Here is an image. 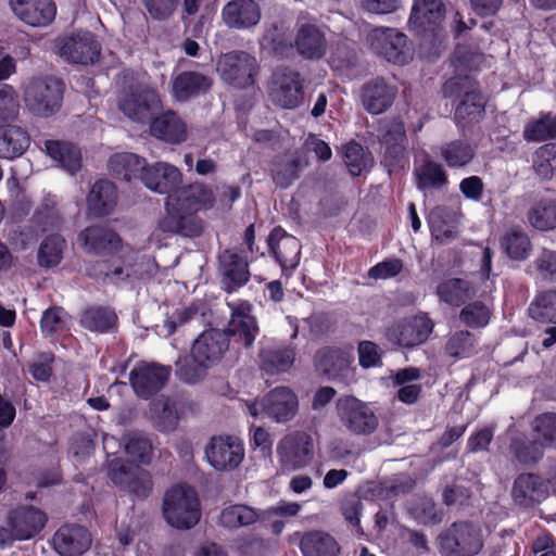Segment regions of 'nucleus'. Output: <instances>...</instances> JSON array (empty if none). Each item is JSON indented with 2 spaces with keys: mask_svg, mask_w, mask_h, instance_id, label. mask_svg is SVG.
<instances>
[{
  "mask_svg": "<svg viewBox=\"0 0 556 556\" xmlns=\"http://www.w3.org/2000/svg\"><path fill=\"white\" fill-rule=\"evenodd\" d=\"M435 546L440 556H476L484 546L483 531L472 521H454L437 535Z\"/></svg>",
  "mask_w": 556,
  "mask_h": 556,
  "instance_id": "f257e3e1",
  "label": "nucleus"
},
{
  "mask_svg": "<svg viewBox=\"0 0 556 556\" xmlns=\"http://www.w3.org/2000/svg\"><path fill=\"white\" fill-rule=\"evenodd\" d=\"M446 98L459 99L454 113L457 125L478 123L485 112V101L477 89V83L468 76L450 78L443 86Z\"/></svg>",
  "mask_w": 556,
  "mask_h": 556,
  "instance_id": "f03ea898",
  "label": "nucleus"
},
{
  "mask_svg": "<svg viewBox=\"0 0 556 556\" xmlns=\"http://www.w3.org/2000/svg\"><path fill=\"white\" fill-rule=\"evenodd\" d=\"M163 516L173 528L188 530L201 518L197 492L188 485H176L168 490L163 498Z\"/></svg>",
  "mask_w": 556,
  "mask_h": 556,
  "instance_id": "7ed1b4c3",
  "label": "nucleus"
},
{
  "mask_svg": "<svg viewBox=\"0 0 556 556\" xmlns=\"http://www.w3.org/2000/svg\"><path fill=\"white\" fill-rule=\"evenodd\" d=\"M118 109L132 122L148 123L162 110L157 91L148 85L136 83L125 87L118 96Z\"/></svg>",
  "mask_w": 556,
  "mask_h": 556,
  "instance_id": "20e7f679",
  "label": "nucleus"
},
{
  "mask_svg": "<svg viewBox=\"0 0 556 556\" xmlns=\"http://www.w3.org/2000/svg\"><path fill=\"white\" fill-rule=\"evenodd\" d=\"M337 413L342 426L354 435H371L379 427V418L370 404L353 395L338 399Z\"/></svg>",
  "mask_w": 556,
  "mask_h": 556,
  "instance_id": "39448f33",
  "label": "nucleus"
},
{
  "mask_svg": "<svg viewBox=\"0 0 556 556\" xmlns=\"http://www.w3.org/2000/svg\"><path fill=\"white\" fill-rule=\"evenodd\" d=\"M108 477L114 485L140 500L147 498L153 489L148 470L119 457L109 460Z\"/></svg>",
  "mask_w": 556,
  "mask_h": 556,
  "instance_id": "423d86ee",
  "label": "nucleus"
},
{
  "mask_svg": "<svg viewBox=\"0 0 556 556\" xmlns=\"http://www.w3.org/2000/svg\"><path fill=\"white\" fill-rule=\"evenodd\" d=\"M62 83L53 77L34 78L25 89L24 101L27 110L40 117H48L59 111L62 102Z\"/></svg>",
  "mask_w": 556,
  "mask_h": 556,
  "instance_id": "0eeeda50",
  "label": "nucleus"
},
{
  "mask_svg": "<svg viewBox=\"0 0 556 556\" xmlns=\"http://www.w3.org/2000/svg\"><path fill=\"white\" fill-rule=\"evenodd\" d=\"M216 70L225 83L237 88H247L254 84L258 65L250 53L235 50L218 59Z\"/></svg>",
  "mask_w": 556,
  "mask_h": 556,
  "instance_id": "6e6552de",
  "label": "nucleus"
},
{
  "mask_svg": "<svg viewBox=\"0 0 556 556\" xmlns=\"http://www.w3.org/2000/svg\"><path fill=\"white\" fill-rule=\"evenodd\" d=\"M314 454L313 440L304 431L286 434L277 444V456L285 471H293L306 467Z\"/></svg>",
  "mask_w": 556,
  "mask_h": 556,
  "instance_id": "1a4fd4ad",
  "label": "nucleus"
},
{
  "mask_svg": "<svg viewBox=\"0 0 556 556\" xmlns=\"http://www.w3.org/2000/svg\"><path fill=\"white\" fill-rule=\"evenodd\" d=\"M371 50L394 64H406L412 59L407 37L393 28H376L368 35Z\"/></svg>",
  "mask_w": 556,
  "mask_h": 556,
  "instance_id": "9d476101",
  "label": "nucleus"
},
{
  "mask_svg": "<svg viewBox=\"0 0 556 556\" xmlns=\"http://www.w3.org/2000/svg\"><path fill=\"white\" fill-rule=\"evenodd\" d=\"M303 83L304 79L295 70L280 68L273 76L269 97L282 109H294L303 101Z\"/></svg>",
  "mask_w": 556,
  "mask_h": 556,
  "instance_id": "9b49d317",
  "label": "nucleus"
},
{
  "mask_svg": "<svg viewBox=\"0 0 556 556\" xmlns=\"http://www.w3.org/2000/svg\"><path fill=\"white\" fill-rule=\"evenodd\" d=\"M60 55L71 63L89 64L100 56L101 46L90 31H78L58 39Z\"/></svg>",
  "mask_w": 556,
  "mask_h": 556,
  "instance_id": "f8f14e48",
  "label": "nucleus"
},
{
  "mask_svg": "<svg viewBox=\"0 0 556 556\" xmlns=\"http://www.w3.org/2000/svg\"><path fill=\"white\" fill-rule=\"evenodd\" d=\"M229 349L225 331L211 328L200 333L192 342L190 356L194 362L204 363L210 368L217 365Z\"/></svg>",
  "mask_w": 556,
  "mask_h": 556,
  "instance_id": "ddd939ff",
  "label": "nucleus"
},
{
  "mask_svg": "<svg viewBox=\"0 0 556 556\" xmlns=\"http://www.w3.org/2000/svg\"><path fill=\"white\" fill-rule=\"evenodd\" d=\"M244 450L237 437H213L205 447V457L216 470H231L242 462Z\"/></svg>",
  "mask_w": 556,
  "mask_h": 556,
  "instance_id": "4468645a",
  "label": "nucleus"
},
{
  "mask_svg": "<svg viewBox=\"0 0 556 556\" xmlns=\"http://www.w3.org/2000/svg\"><path fill=\"white\" fill-rule=\"evenodd\" d=\"M433 323L427 316H415L394 323L387 330L390 342L403 346L414 348L424 343L432 332Z\"/></svg>",
  "mask_w": 556,
  "mask_h": 556,
  "instance_id": "2eb2a0df",
  "label": "nucleus"
},
{
  "mask_svg": "<svg viewBox=\"0 0 556 556\" xmlns=\"http://www.w3.org/2000/svg\"><path fill=\"white\" fill-rule=\"evenodd\" d=\"M172 368L157 364H147L134 368L129 380L135 393L142 399H150L167 382Z\"/></svg>",
  "mask_w": 556,
  "mask_h": 556,
  "instance_id": "dca6fc26",
  "label": "nucleus"
},
{
  "mask_svg": "<svg viewBox=\"0 0 556 556\" xmlns=\"http://www.w3.org/2000/svg\"><path fill=\"white\" fill-rule=\"evenodd\" d=\"M262 413L276 422L291 420L298 412V396L287 387H277L260 402Z\"/></svg>",
  "mask_w": 556,
  "mask_h": 556,
  "instance_id": "f3484780",
  "label": "nucleus"
},
{
  "mask_svg": "<svg viewBox=\"0 0 556 556\" xmlns=\"http://www.w3.org/2000/svg\"><path fill=\"white\" fill-rule=\"evenodd\" d=\"M397 94L396 86L384 78L376 77L366 81L361 89V100L364 109L374 115L389 110Z\"/></svg>",
  "mask_w": 556,
  "mask_h": 556,
  "instance_id": "a211bd4d",
  "label": "nucleus"
},
{
  "mask_svg": "<svg viewBox=\"0 0 556 556\" xmlns=\"http://www.w3.org/2000/svg\"><path fill=\"white\" fill-rule=\"evenodd\" d=\"M77 243L88 254H112L121 247L119 236L111 228L91 225L77 236Z\"/></svg>",
  "mask_w": 556,
  "mask_h": 556,
  "instance_id": "6ab92c4d",
  "label": "nucleus"
},
{
  "mask_svg": "<svg viewBox=\"0 0 556 556\" xmlns=\"http://www.w3.org/2000/svg\"><path fill=\"white\" fill-rule=\"evenodd\" d=\"M167 214L159 222L163 232L184 237H199L203 231V224L197 213L185 210L178 205H167Z\"/></svg>",
  "mask_w": 556,
  "mask_h": 556,
  "instance_id": "aec40b11",
  "label": "nucleus"
},
{
  "mask_svg": "<svg viewBox=\"0 0 556 556\" xmlns=\"http://www.w3.org/2000/svg\"><path fill=\"white\" fill-rule=\"evenodd\" d=\"M218 274L227 292L236 291L250 278L248 261L232 250H224L218 255Z\"/></svg>",
  "mask_w": 556,
  "mask_h": 556,
  "instance_id": "412c9836",
  "label": "nucleus"
},
{
  "mask_svg": "<svg viewBox=\"0 0 556 556\" xmlns=\"http://www.w3.org/2000/svg\"><path fill=\"white\" fill-rule=\"evenodd\" d=\"M548 495L544 480L535 473L525 472L516 477L511 488L514 503L523 508L534 507Z\"/></svg>",
  "mask_w": 556,
  "mask_h": 556,
  "instance_id": "4be33fe9",
  "label": "nucleus"
},
{
  "mask_svg": "<svg viewBox=\"0 0 556 556\" xmlns=\"http://www.w3.org/2000/svg\"><path fill=\"white\" fill-rule=\"evenodd\" d=\"M10 7L18 20L33 27H45L56 15L53 0H10Z\"/></svg>",
  "mask_w": 556,
  "mask_h": 556,
  "instance_id": "5701e85b",
  "label": "nucleus"
},
{
  "mask_svg": "<svg viewBox=\"0 0 556 556\" xmlns=\"http://www.w3.org/2000/svg\"><path fill=\"white\" fill-rule=\"evenodd\" d=\"M215 198L212 189L203 184H191L176 188L173 194L167 195V205H178L185 210L197 213L200 210L211 208Z\"/></svg>",
  "mask_w": 556,
  "mask_h": 556,
  "instance_id": "b1692460",
  "label": "nucleus"
},
{
  "mask_svg": "<svg viewBox=\"0 0 556 556\" xmlns=\"http://www.w3.org/2000/svg\"><path fill=\"white\" fill-rule=\"evenodd\" d=\"M47 522L46 514L34 506H20L9 515L14 539L28 540L38 534Z\"/></svg>",
  "mask_w": 556,
  "mask_h": 556,
  "instance_id": "393cba45",
  "label": "nucleus"
},
{
  "mask_svg": "<svg viewBox=\"0 0 556 556\" xmlns=\"http://www.w3.org/2000/svg\"><path fill=\"white\" fill-rule=\"evenodd\" d=\"M52 543L61 556H80L89 548L91 538L86 528L65 525L54 533Z\"/></svg>",
  "mask_w": 556,
  "mask_h": 556,
  "instance_id": "a878e982",
  "label": "nucleus"
},
{
  "mask_svg": "<svg viewBox=\"0 0 556 556\" xmlns=\"http://www.w3.org/2000/svg\"><path fill=\"white\" fill-rule=\"evenodd\" d=\"M141 181L150 190L161 194H173L181 181L180 170L168 163L159 162L152 166L146 164Z\"/></svg>",
  "mask_w": 556,
  "mask_h": 556,
  "instance_id": "bb28decb",
  "label": "nucleus"
},
{
  "mask_svg": "<svg viewBox=\"0 0 556 556\" xmlns=\"http://www.w3.org/2000/svg\"><path fill=\"white\" fill-rule=\"evenodd\" d=\"M148 123L151 135L160 140L177 144L187 139L186 124L173 110L159 111Z\"/></svg>",
  "mask_w": 556,
  "mask_h": 556,
  "instance_id": "cd10ccee",
  "label": "nucleus"
},
{
  "mask_svg": "<svg viewBox=\"0 0 556 556\" xmlns=\"http://www.w3.org/2000/svg\"><path fill=\"white\" fill-rule=\"evenodd\" d=\"M261 16V8L254 0H231L222 11L224 23L229 28L236 29H249L256 26Z\"/></svg>",
  "mask_w": 556,
  "mask_h": 556,
  "instance_id": "c85d7f7f",
  "label": "nucleus"
},
{
  "mask_svg": "<svg viewBox=\"0 0 556 556\" xmlns=\"http://www.w3.org/2000/svg\"><path fill=\"white\" fill-rule=\"evenodd\" d=\"M293 46L304 59L319 60L326 54L327 39L318 26L304 23L298 26Z\"/></svg>",
  "mask_w": 556,
  "mask_h": 556,
  "instance_id": "c756f323",
  "label": "nucleus"
},
{
  "mask_svg": "<svg viewBox=\"0 0 556 556\" xmlns=\"http://www.w3.org/2000/svg\"><path fill=\"white\" fill-rule=\"evenodd\" d=\"M213 85L210 76L200 72L184 71L172 79V93L175 100L186 102L206 93Z\"/></svg>",
  "mask_w": 556,
  "mask_h": 556,
  "instance_id": "7c9ffc66",
  "label": "nucleus"
},
{
  "mask_svg": "<svg viewBox=\"0 0 556 556\" xmlns=\"http://www.w3.org/2000/svg\"><path fill=\"white\" fill-rule=\"evenodd\" d=\"M445 15L442 0H415L408 24L417 33L434 30Z\"/></svg>",
  "mask_w": 556,
  "mask_h": 556,
  "instance_id": "2f4dec72",
  "label": "nucleus"
},
{
  "mask_svg": "<svg viewBox=\"0 0 556 556\" xmlns=\"http://www.w3.org/2000/svg\"><path fill=\"white\" fill-rule=\"evenodd\" d=\"M270 252L282 267H295L300 260V242L281 227L271 230L267 238Z\"/></svg>",
  "mask_w": 556,
  "mask_h": 556,
  "instance_id": "473e14b6",
  "label": "nucleus"
},
{
  "mask_svg": "<svg viewBox=\"0 0 556 556\" xmlns=\"http://www.w3.org/2000/svg\"><path fill=\"white\" fill-rule=\"evenodd\" d=\"M227 336L238 337V340L245 346H252L258 327L255 318L250 314L249 304L231 306V316L228 327L224 330Z\"/></svg>",
  "mask_w": 556,
  "mask_h": 556,
  "instance_id": "72a5a7b5",
  "label": "nucleus"
},
{
  "mask_svg": "<svg viewBox=\"0 0 556 556\" xmlns=\"http://www.w3.org/2000/svg\"><path fill=\"white\" fill-rule=\"evenodd\" d=\"M295 359V351L291 346H267L258 352L260 369L266 375H278L288 371Z\"/></svg>",
  "mask_w": 556,
  "mask_h": 556,
  "instance_id": "f704fd0d",
  "label": "nucleus"
},
{
  "mask_svg": "<svg viewBox=\"0 0 556 556\" xmlns=\"http://www.w3.org/2000/svg\"><path fill=\"white\" fill-rule=\"evenodd\" d=\"M146 160L135 153H116L108 162L111 175L121 180L130 181L140 178L146 169Z\"/></svg>",
  "mask_w": 556,
  "mask_h": 556,
  "instance_id": "c9c22d12",
  "label": "nucleus"
},
{
  "mask_svg": "<svg viewBox=\"0 0 556 556\" xmlns=\"http://www.w3.org/2000/svg\"><path fill=\"white\" fill-rule=\"evenodd\" d=\"M29 146V136L17 125H0V157L21 156Z\"/></svg>",
  "mask_w": 556,
  "mask_h": 556,
  "instance_id": "e433bc0d",
  "label": "nucleus"
},
{
  "mask_svg": "<svg viewBox=\"0 0 556 556\" xmlns=\"http://www.w3.org/2000/svg\"><path fill=\"white\" fill-rule=\"evenodd\" d=\"M116 189L109 180H99L92 186L87 203L89 211L94 216L108 215L116 204Z\"/></svg>",
  "mask_w": 556,
  "mask_h": 556,
  "instance_id": "4c0bfd02",
  "label": "nucleus"
},
{
  "mask_svg": "<svg viewBox=\"0 0 556 556\" xmlns=\"http://www.w3.org/2000/svg\"><path fill=\"white\" fill-rule=\"evenodd\" d=\"M300 547L304 556H338L340 552L337 541L323 531L305 533Z\"/></svg>",
  "mask_w": 556,
  "mask_h": 556,
  "instance_id": "58836bf2",
  "label": "nucleus"
},
{
  "mask_svg": "<svg viewBox=\"0 0 556 556\" xmlns=\"http://www.w3.org/2000/svg\"><path fill=\"white\" fill-rule=\"evenodd\" d=\"M87 270L90 277L103 283H119L130 279L129 263L122 260L99 261Z\"/></svg>",
  "mask_w": 556,
  "mask_h": 556,
  "instance_id": "ea45409f",
  "label": "nucleus"
},
{
  "mask_svg": "<svg viewBox=\"0 0 556 556\" xmlns=\"http://www.w3.org/2000/svg\"><path fill=\"white\" fill-rule=\"evenodd\" d=\"M444 353L454 359L472 357L478 353V340L468 330H456L448 336Z\"/></svg>",
  "mask_w": 556,
  "mask_h": 556,
  "instance_id": "a19ab883",
  "label": "nucleus"
},
{
  "mask_svg": "<svg viewBox=\"0 0 556 556\" xmlns=\"http://www.w3.org/2000/svg\"><path fill=\"white\" fill-rule=\"evenodd\" d=\"M437 294L445 303L460 306L475 295L471 283L460 278L444 280L437 287Z\"/></svg>",
  "mask_w": 556,
  "mask_h": 556,
  "instance_id": "79ce46f5",
  "label": "nucleus"
},
{
  "mask_svg": "<svg viewBox=\"0 0 556 556\" xmlns=\"http://www.w3.org/2000/svg\"><path fill=\"white\" fill-rule=\"evenodd\" d=\"M117 321V315L113 308L108 306H91L80 315V325L90 331H110Z\"/></svg>",
  "mask_w": 556,
  "mask_h": 556,
  "instance_id": "37998d69",
  "label": "nucleus"
},
{
  "mask_svg": "<svg viewBox=\"0 0 556 556\" xmlns=\"http://www.w3.org/2000/svg\"><path fill=\"white\" fill-rule=\"evenodd\" d=\"M155 428L162 432H169L176 429L179 421V410L176 401L162 397L153 402L151 407Z\"/></svg>",
  "mask_w": 556,
  "mask_h": 556,
  "instance_id": "c03bdc74",
  "label": "nucleus"
},
{
  "mask_svg": "<svg viewBox=\"0 0 556 556\" xmlns=\"http://www.w3.org/2000/svg\"><path fill=\"white\" fill-rule=\"evenodd\" d=\"M48 154L71 174L76 173L81 166L80 150L73 143L61 141H47Z\"/></svg>",
  "mask_w": 556,
  "mask_h": 556,
  "instance_id": "a18cd8bd",
  "label": "nucleus"
},
{
  "mask_svg": "<svg viewBox=\"0 0 556 556\" xmlns=\"http://www.w3.org/2000/svg\"><path fill=\"white\" fill-rule=\"evenodd\" d=\"M501 247L511 260H525L529 256L532 244L528 235L520 227H511L501 238Z\"/></svg>",
  "mask_w": 556,
  "mask_h": 556,
  "instance_id": "49530a36",
  "label": "nucleus"
},
{
  "mask_svg": "<svg viewBox=\"0 0 556 556\" xmlns=\"http://www.w3.org/2000/svg\"><path fill=\"white\" fill-rule=\"evenodd\" d=\"M441 157L450 167H464L476 155V147L464 139L452 140L440 148Z\"/></svg>",
  "mask_w": 556,
  "mask_h": 556,
  "instance_id": "de8ad7c7",
  "label": "nucleus"
},
{
  "mask_svg": "<svg viewBox=\"0 0 556 556\" xmlns=\"http://www.w3.org/2000/svg\"><path fill=\"white\" fill-rule=\"evenodd\" d=\"M301 162L294 154L279 155L271 168L274 182L280 188H288L300 175Z\"/></svg>",
  "mask_w": 556,
  "mask_h": 556,
  "instance_id": "09e8293b",
  "label": "nucleus"
},
{
  "mask_svg": "<svg viewBox=\"0 0 556 556\" xmlns=\"http://www.w3.org/2000/svg\"><path fill=\"white\" fill-rule=\"evenodd\" d=\"M523 139L533 142L556 139V115L542 113L540 117L528 122L523 129Z\"/></svg>",
  "mask_w": 556,
  "mask_h": 556,
  "instance_id": "8fccbe9b",
  "label": "nucleus"
},
{
  "mask_svg": "<svg viewBox=\"0 0 556 556\" xmlns=\"http://www.w3.org/2000/svg\"><path fill=\"white\" fill-rule=\"evenodd\" d=\"M258 518L255 509L250 506L236 504L224 508L219 515V523L228 529H237L254 523Z\"/></svg>",
  "mask_w": 556,
  "mask_h": 556,
  "instance_id": "3c124183",
  "label": "nucleus"
},
{
  "mask_svg": "<svg viewBox=\"0 0 556 556\" xmlns=\"http://www.w3.org/2000/svg\"><path fill=\"white\" fill-rule=\"evenodd\" d=\"M66 247L65 240L60 235L47 236L39 245L37 261L39 266L50 268L56 266Z\"/></svg>",
  "mask_w": 556,
  "mask_h": 556,
  "instance_id": "603ef678",
  "label": "nucleus"
},
{
  "mask_svg": "<svg viewBox=\"0 0 556 556\" xmlns=\"http://www.w3.org/2000/svg\"><path fill=\"white\" fill-rule=\"evenodd\" d=\"M544 446L536 439L528 441L523 437H515L510 440L509 451L514 457L523 465L539 462L544 453Z\"/></svg>",
  "mask_w": 556,
  "mask_h": 556,
  "instance_id": "864d4df0",
  "label": "nucleus"
},
{
  "mask_svg": "<svg viewBox=\"0 0 556 556\" xmlns=\"http://www.w3.org/2000/svg\"><path fill=\"white\" fill-rule=\"evenodd\" d=\"M528 312L534 320L556 324V290H548L538 294L530 304Z\"/></svg>",
  "mask_w": 556,
  "mask_h": 556,
  "instance_id": "5fc2aeb1",
  "label": "nucleus"
},
{
  "mask_svg": "<svg viewBox=\"0 0 556 556\" xmlns=\"http://www.w3.org/2000/svg\"><path fill=\"white\" fill-rule=\"evenodd\" d=\"M530 225L539 230L547 231L556 228V202L542 200L528 212Z\"/></svg>",
  "mask_w": 556,
  "mask_h": 556,
  "instance_id": "6e6d98bb",
  "label": "nucleus"
},
{
  "mask_svg": "<svg viewBox=\"0 0 556 556\" xmlns=\"http://www.w3.org/2000/svg\"><path fill=\"white\" fill-rule=\"evenodd\" d=\"M316 366L326 376H338L348 367L345 354L337 349H323L316 354Z\"/></svg>",
  "mask_w": 556,
  "mask_h": 556,
  "instance_id": "4d7b16f0",
  "label": "nucleus"
},
{
  "mask_svg": "<svg viewBox=\"0 0 556 556\" xmlns=\"http://www.w3.org/2000/svg\"><path fill=\"white\" fill-rule=\"evenodd\" d=\"M344 163L352 176H359L372 165L370 152L356 142H350L344 147Z\"/></svg>",
  "mask_w": 556,
  "mask_h": 556,
  "instance_id": "13d9d810",
  "label": "nucleus"
},
{
  "mask_svg": "<svg viewBox=\"0 0 556 556\" xmlns=\"http://www.w3.org/2000/svg\"><path fill=\"white\" fill-rule=\"evenodd\" d=\"M125 451L135 460L149 464L153 456V443L142 433H130L126 438Z\"/></svg>",
  "mask_w": 556,
  "mask_h": 556,
  "instance_id": "bf43d9fd",
  "label": "nucleus"
},
{
  "mask_svg": "<svg viewBox=\"0 0 556 556\" xmlns=\"http://www.w3.org/2000/svg\"><path fill=\"white\" fill-rule=\"evenodd\" d=\"M417 186L424 190L428 187L441 188L447 182L442 165L432 161L426 162L417 172Z\"/></svg>",
  "mask_w": 556,
  "mask_h": 556,
  "instance_id": "052dcab7",
  "label": "nucleus"
},
{
  "mask_svg": "<svg viewBox=\"0 0 556 556\" xmlns=\"http://www.w3.org/2000/svg\"><path fill=\"white\" fill-rule=\"evenodd\" d=\"M56 205L58 203L55 198L47 195L37 208L34 217L36 223L42 227V230L46 231L61 226L62 217Z\"/></svg>",
  "mask_w": 556,
  "mask_h": 556,
  "instance_id": "680f3d73",
  "label": "nucleus"
},
{
  "mask_svg": "<svg viewBox=\"0 0 556 556\" xmlns=\"http://www.w3.org/2000/svg\"><path fill=\"white\" fill-rule=\"evenodd\" d=\"M533 431L544 447L556 448V414L545 413L536 416Z\"/></svg>",
  "mask_w": 556,
  "mask_h": 556,
  "instance_id": "e2e57ef3",
  "label": "nucleus"
},
{
  "mask_svg": "<svg viewBox=\"0 0 556 556\" xmlns=\"http://www.w3.org/2000/svg\"><path fill=\"white\" fill-rule=\"evenodd\" d=\"M20 101L16 91L8 84H0V125L16 119Z\"/></svg>",
  "mask_w": 556,
  "mask_h": 556,
  "instance_id": "0e129e2a",
  "label": "nucleus"
},
{
  "mask_svg": "<svg viewBox=\"0 0 556 556\" xmlns=\"http://www.w3.org/2000/svg\"><path fill=\"white\" fill-rule=\"evenodd\" d=\"M490 309L480 301L464 306L459 313V320L470 328H482L489 324Z\"/></svg>",
  "mask_w": 556,
  "mask_h": 556,
  "instance_id": "69168bd1",
  "label": "nucleus"
},
{
  "mask_svg": "<svg viewBox=\"0 0 556 556\" xmlns=\"http://www.w3.org/2000/svg\"><path fill=\"white\" fill-rule=\"evenodd\" d=\"M176 376L186 383H197L201 381L210 368L204 363L194 362L192 358L179 357L176 363Z\"/></svg>",
  "mask_w": 556,
  "mask_h": 556,
  "instance_id": "338daca9",
  "label": "nucleus"
},
{
  "mask_svg": "<svg viewBox=\"0 0 556 556\" xmlns=\"http://www.w3.org/2000/svg\"><path fill=\"white\" fill-rule=\"evenodd\" d=\"M380 484L387 497H395L412 492L416 480L410 475L402 472L383 480Z\"/></svg>",
  "mask_w": 556,
  "mask_h": 556,
  "instance_id": "774afa93",
  "label": "nucleus"
}]
</instances>
